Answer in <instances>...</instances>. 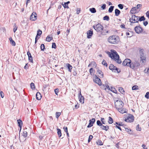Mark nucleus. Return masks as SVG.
<instances>
[{"instance_id": "obj_1", "label": "nucleus", "mask_w": 149, "mask_h": 149, "mask_svg": "<svg viewBox=\"0 0 149 149\" xmlns=\"http://www.w3.org/2000/svg\"><path fill=\"white\" fill-rule=\"evenodd\" d=\"M111 53L109 51H107L106 53L109 57L114 59L118 63H121L122 62L119 59V56L116 52L114 50H111Z\"/></svg>"}, {"instance_id": "obj_2", "label": "nucleus", "mask_w": 149, "mask_h": 149, "mask_svg": "<svg viewBox=\"0 0 149 149\" xmlns=\"http://www.w3.org/2000/svg\"><path fill=\"white\" fill-rule=\"evenodd\" d=\"M108 41L111 44H117L119 42V37L118 36L113 35L109 36L108 38Z\"/></svg>"}, {"instance_id": "obj_3", "label": "nucleus", "mask_w": 149, "mask_h": 149, "mask_svg": "<svg viewBox=\"0 0 149 149\" xmlns=\"http://www.w3.org/2000/svg\"><path fill=\"white\" fill-rule=\"evenodd\" d=\"M124 105V103L121 100H117L115 102V106L117 109L123 108Z\"/></svg>"}, {"instance_id": "obj_4", "label": "nucleus", "mask_w": 149, "mask_h": 149, "mask_svg": "<svg viewBox=\"0 0 149 149\" xmlns=\"http://www.w3.org/2000/svg\"><path fill=\"white\" fill-rule=\"evenodd\" d=\"M93 27L97 32H100L103 30L104 27L100 24L98 23L95 25H93Z\"/></svg>"}, {"instance_id": "obj_5", "label": "nucleus", "mask_w": 149, "mask_h": 149, "mask_svg": "<svg viewBox=\"0 0 149 149\" xmlns=\"http://www.w3.org/2000/svg\"><path fill=\"white\" fill-rule=\"evenodd\" d=\"M139 16H136L134 15H132L130 19V22H131L130 25L131 26H133V24L136 23L137 19H138Z\"/></svg>"}, {"instance_id": "obj_6", "label": "nucleus", "mask_w": 149, "mask_h": 149, "mask_svg": "<svg viewBox=\"0 0 149 149\" xmlns=\"http://www.w3.org/2000/svg\"><path fill=\"white\" fill-rule=\"evenodd\" d=\"M134 120V117L133 115L131 114H129L127 117V118H125V121L127 122H133Z\"/></svg>"}, {"instance_id": "obj_7", "label": "nucleus", "mask_w": 149, "mask_h": 149, "mask_svg": "<svg viewBox=\"0 0 149 149\" xmlns=\"http://www.w3.org/2000/svg\"><path fill=\"white\" fill-rule=\"evenodd\" d=\"M93 81L96 83L99 86L102 85L101 81L100 79L96 75H95L93 79Z\"/></svg>"}, {"instance_id": "obj_8", "label": "nucleus", "mask_w": 149, "mask_h": 149, "mask_svg": "<svg viewBox=\"0 0 149 149\" xmlns=\"http://www.w3.org/2000/svg\"><path fill=\"white\" fill-rule=\"evenodd\" d=\"M109 69L111 70L112 72H117L118 73H119L120 71H118V69L116 66H115L113 64H111L109 66Z\"/></svg>"}, {"instance_id": "obj_9", "label": "nucleus", "mask_w": 149, "mask_h": 149, "mask_svg": "<svg viewBox=\"0 0 149 149\" xmlns=\"http://www.w3.org/2000/svg\"><path fill=\"white\" fill-rule=\"evenodd\" d=\"M134 30L138 34L141 33L143 31V29L140 26V24L138 26H136L134 28Z\"/></svg>"}, {"instance_id": "obj_10", "label": "nucleus", "mask_w": 149, "mask_h": 149, "mask_svg": "<svg viewBox=\"0 0 149 149\" xmlns=\"http://www.w3.org/2000/svg\"><path fill=\"white\" fill-rule=\"evenodd\" d=\"M37 15L35 12H33L31 15L30 19L33 21H35L37 19Z\"/></svg>"}, {"instance_id": "obj_11", "label": "nucleus", "mask_w": 149, "mask_h": 149, "mask_svg": "<svg viewBox=\"0 0 149 149\" xmlns=\"http://www.w3.org/2000/svg\"><path fill=\"white\" fill-rule=\"evenodd\" d=\"M131 60L128 59H126L123 61V65L124 66L127 65L129 66L130 63H131Z\"/></svg>"}, {"instance_id": "obj_12", "label": "nucleus", "mask_w": 149, "mask_h": 149, "mask_svg": "<svg viewBox=\"0 0 149 149\" xmlns=\"http://www.w3.org/2000/svg\"><path fill=\"white\" fill-rule=\"evenodd\" d=\"M95 119L94 118H92L89 120V123L87 126V127L90 128L93 126V124L95 121Z\"/></svg>"}, {"instance_id": "obj_13", "label": "nucleus", "mask_w": 149, "mask_h": 149, "mask_svg": "<svg viewBox=\"0 0 149 149\" xmlns=\"http://www.w3.org/2000/svg\"><path fill=\"white\" fill-rule=\"evenodd\" d=\"M97 74H98V76L100 78H102L103 77V73L102 71L98 69V68H97Z\"/></svg>"}, {"instance_id": "obj_14", "label": "nucleus", "mask_w": 149, "mask_h": 149, "mask_svg": "<svg viewBox=\"0 0 149 149\" xmlns=\"http://www.w3.org/2000/svg\"><path fill=\"white\" fill-rule=\"evenodd\" d=\"M79 98L80 102L84 103V98L82 95L81 91H80L79 93Z\"/></svg>"}, {"instance_id": "obj_15", "label": "nucleus", "mask_w": 149, "mask_h": 149, "mask_svg": "<svg viewBox=\"0 0 149 149\" xmlns=\"http://www.w3.org/2000/svg\"><path fill=\"white\" fill-rule=\"evenodd\" d=\"M93 34V32L92 31L90 30L88 31L87 32V37L88 38H90Z\"/></svg>"}, {"instance_id": "obj_16", "label": "nucleus", "mask_w": 149, "mask_h": 149, "mask_svg": "<svg viewBox=\"0 0 149 149\" xmlns=\"http://www.w3.org/2000/svg\"><path fill=\"white\" fill-rule=\"evenodd\" d=\"M36 97L37 100H40L41 99L42 96L40 93L38 92L36 95Z\"/></svg>"}, {"instance_id": "obj_17", "label": "nucleus", "mask_w": 149, "mask_h": 149, "mask_svg": "<svg viewBox=\"0 0 149 149\" xmlns=\"http://www.w3.org/2000/svg\"><path fill=\"white\" fill-rule=\"evenodd\" d=\"M145 18L144 16H142L140 17H139V18H138V19H137L136 22H139V21H144L145 20Z\"/></svg>"}, {"instance_id": "obj_18", "label": "nucleus", "mask_w": 149, "mask_h": 149, "mask_svg": "<svg viewBox=\"0 0 149 149\" xmlns=\"http://www.w3.org/2000/svg\"><path fill=\"white\" fill-rule=\"evenodd\" d=\"M66 67L68 68V71L70 72H71V70L72 69V67L71 65L69 63H66Z\"/></svg>"}, {"instance_id": "obj_19", "label": "nucleus", "mask_w": 149, "mask_h": 149, "mask_svg": "<svg viewBox=\"0 0 149 149\" xmlns=\"http://www.w3.org/2000/svg\"><path fill=\"white\" fill-rule=\"evenodd\" d=\"M100 128L103 130H105L107 131L109 128V127L108 126H104V125H102V126L100 127Z\"/></svg>"}, {"instance_id": "obj_20", "label": "nucleus", "mask_w": 149, "mask_h": 149, "mask_svg": "<svg viewBox=\"0 0 149 149\" xmlns=\"http://www.w3.org/2000/svg\"><path fill=\"white\" fill-rule=\"evenodd\" d=\"M125 130L129 134H132V130L128 128L125 127Z\"/></svg>"}, {"instance_id": "obj_21", "label": "nucleus", "mask_w": 149, "mask_h": 149, "mask_svg": "<svg viewBox=\"0 0 149 149\" xmlns=\"http://www.w3.org/2000/svg\"><path fill=\"white\" fill-rule=\"evenodd\" d=\"M9 40L10 41L11 45L13 46H15L16 45V43L13 40L11 37L9 38Z\"/></svg>"}, {"instance_id": "obj_22", "label": "nucleus", "mask_w": 149, "mask_h": 149, "mask_svg": "<svg viewBox=\"0 0 149 149\" xmlns=\"http://www.w3.org/2000/svg\"><path fill=\"white\" fill-rule=\"evenodd\" d=\"M115 15L116 16H118L120 13V11L118 9H116L115 10Z\"/></svg>"}, {"instance_id": "obj_23", "label": "nucleus", "mask_w": 149, "mask_h": 149, "mask_svg": "<svg viewBox=\"0 0 149 149\" xmlns=\"http://www.w3.org/2000/svg\"><path fill=\"white\" fill-rule=\"evenodd\" d=\"M117 110L120 113H126V111L125 109H124V108H119V109H117Z\"/></svg>"}, {"instance_id": "obj_24", "label": "nucleus", "mask_w": 149, "mask_h": 149, "mask_svg": "<svg viewBox=\"0 0 149 149\" xmlns=\"http://www.w3.org/2000/svg\"><path fill=\"white\" fill-rule=\"evenodd\" d=\"M129 66H130V67L132 69H134L135 67L134 62H132L131 61V63H130L129 65Z\"/></svg>"}, {"instance_id": "obj_25", "label": "nucleus", "mask_w": 149, "mask_h": 149, "mask_svg": "<svg viewBox=\"0 0 149 149\" xmlns=\"http://www.w3.org/2000/svg\"><path fill=\"white\" fill-rule=\"evenodd\" d=\"M134 63L135 67H138L140 65V63L137 61H135L134 62Z\"/></svg>"}, {"instance_id": "obj_26", "label": "nucleus", "mask_w": 149, "mask_h": 149, "mask_svg": "<svg viewBox=\"0 0 149 149\" xmlns=\"http://www.w3.org/2000/svg\"><path fill=\"white\" fill-rule=\"evenodd\" d=\"M17 121L18 123V126L20 127L21 128L22 126V125L23 124L22 122L20 119H19V120H17Z\"/></svg>"}, {"instance_id": "obj_27", "label": "nucleus", "mask_w": 149, "mask_h": 149, "mask_svg": "<svg viewBox=\"0 0 149 149\" xmlns=\"http://www.w3.org/2000/svg\"><path fill=\"white\" fill-rule=\"evenodd\" d=\"M130 13L132 14H134L136 13V10L135 8H132L131 10Z\"/></svg>"}, {"instance_id": "obj_28", "label": "nucleus", "mask_w": 149, "mask_h": 149, "mask_svg": "<svg viewBox=\"0 0 149 149\" xmlns=\"http://www.w3.org/2000/svg\"><path fill=\"white\" fill-rule=\"evenodd\" d=\"M70 3V2L69 1H68L66 2H65L64 3V4H62V5H63L64 8H68V4Z\"/></svg>"}, {"instance_id": "obj_29", "label": "nucleus", "mask_w": 149, "mask_h": 149, "mask_svg": "<svg viewBox=\"0 0 149 149\" xmlns=\"http://www.w3.org/2000/svg\"><path fill=\"white\" fill-rule=\"evenodd\" d=\"M89 10L91 13H95L96 12L95 9L94 8H90Z\"/></svg>"}, {"instance_id": "obj_30", "label": "nucleus", "mask_w": 149, "mask_h": 149, "mask_svg": "<svg viewBox=\"0 0 149 149\" xmlns=\"http://www.w3.org/2000/svg\"><path fill=\"white\" fill-rule=\"evenodd\" d=\"M57 134L59 137H60L61 136V130L58 128L57 129Z\"/></svg>"}, {"instance_id": "obj_31", "label": "nucleus", "mask_w": 149, "mask_h": 149, "mask_svg": "<svg viewBox=\"0 0 149 149\" xmlns=\"http://www.w3.org/2000/svg\"><path fill=\"white\" fill-rule=\"evenodd\" d=\"M53 38L48 36L46 38V41L48 42H50L52 39Z\"/></svg>"}, {"instance_id": "obj_32", "label": "nucleus", "mask_w": 149, "mask_h": 149, "mask_svg": "<svg viewBox=\"0 0 149 149\" xmlns=\"http://www.w3.org/2000/svg\"><path fill=\"white\" fill-rule=\"evenodd\" d=\"M119 91L121 93L123 94H124L125 92L123 88L122 87H120L119 88Z\"/></svg>"}, {"instance_id": "obj_33", "label": "nucleus", "mask_w": 149, "mask_h": 149, "mask_svg": "<svg viewBox=\"0 0 149 149\" xmlns=\"http://www.w3.org/2000/svg\"><path fill=\"white\" fill-rule=\"evenodd\" d=\"M143 49H141L139 50V53L140 55V56H144L143 53Z\"/></svg>"}, {"instance_id": "obj_34", "label": "nucleus", "mask_w": 149, "mask_h": 149, "mask_svg": "<svg viewBox=\"0 0 149 149\" xmlns=\"http://www.w3.org/2000/svg\"><path fill=\"white\" fill-rule=\"evenodd\" d=\"M114 8V6H110L108 10L109 12L110 13L112 12Z\"/></svg>"}, {"instance_id": "obj_35", "label": "nucleus", "mask_w": 149, "mask_h": 149, "mask_svg": "<svg viewBox=\"0 0 149 149\" xmlns=\"http://www.w3.org/2000/svg\"><path fill=\"white\" fill-rule=\"evenodd\" d=\"M141 60L143 62H144V61H146V58L144 56H140Z\"/></svg>"}, {"instance_id": "obj_36", "label": "nucleus", "mask_w": 149, "mask_h": 149, "mask_svg": "<svg viewBox=\"0 0 149 149\" xmlns=\"http://www.w3.org/2000/svg\"><path fill=\"white\" fill-rule=\"evenodd\" d=\"M101 32V34L102 35H106V33H108V31H107L106 32V31L104 30H103L101 32Z\"/></svg>"}, {"instance_id": "obj_37", "label": "nucleus", "mask_w": 149, "mask_h": 149, "mask_svg": "<svg viewBox=\"0 0 149 149\" xmlns=\"http://www.w3.org/2000/svg\"><path fill=\"white\" fill-rule=\"evenodd\" d=\"M42 34V31L40 29H38L37 31V36H40Z\"/></svg>"}, {"instance_id": "obj_38", "label": "nucleus", "mask_w": 149, "mask_h": 149, "mask_svg": "<svg viewBox=\"0 0 149 149\" xmlns=\"http://www.w3.org/2000/svg\"><path fill=\"white\" fill-rule=\"evenodd\" d=\"M17 26H16V24H15L13 26V31L15 33L16 32L17 29Z\"/></svg>"}, {"instance_id": "obj_39", "label": "nucleus", "mask_w": 149, "mask_h": 149, "mask_svg": "<svg viewBox=\"0 0 149 149\" xmlns=\"http://www.w3.org/2000/svg\"><path fill=\"white\" fill-rule=\"evenodd\" d=\"M103 19L104 20H106L108 21L109 19V17L108 16L106 15L103 17Z\"/></svg>"}, {"instance_id": "obj_40", "label": "nucleus", "mask_w": 149, "mask_h": 149, "mask_svg": "<svg viewBox=\"0 0 149 149\" xmlns=\"http://www.w3.org/2000/svg\"><path fill=\"white\" fill-rule=\"evenodd\" d=\"M139 89L138 86L137 85H134L132 86V89L133 90H137Z\"/></svg>"}, {"instance_id": "obj_41", "label": "nucleus", "mask_w": 149, "mask_h": 149, "mask_svg": "<svg viewBox=\"0 0 149 149\" xmlns=\"http://www.w3.org/2000/svg\"><path fill=\"white\" fill-rule=\"evenodd\" d=\"M108 123L109 124H111L113 123V119L111 117H109Z\"/></svg>"}, {"instance_id": "obj_42", "label": "nucleus", "mask_w": 149, "mask_h": 149, "mask_svg": "<svg viewBox=\"0 0 149 149\" xmlns=\"http://www.w3.org/2000/svg\"><path fill=\"white\" fill-rule=\"evenodd\" d=\"M102 64L107 67V64L105 60L104 59L102 62Z\"/></svg>"}, {"instance_id": "obj_43", "label": "nucleus", "mask_w": 149, "mask_h": 149, "mask_svg": "<svg viewBox=\"0 0 149 149\" xmlns=\"http://www.w3.org/2000/svg\"><path fill=\"white\" fill-rule=\"evenodd\" d=\"M40 49L41 50L44 51L45 49V46L44 44H42L40 46Z\"/></svg>"}, {"instance_id": "obj_44", "label": "nucleus", "mask_w": 149, "mask_h": 149, "mask_svg": "<svg viewBox=\"0 0 149 149\" xmlns=\"http://www.w3.org/2000/svg\"><path fill=\"white\" fill-rule=\"evenodd\" d=\"M30 86L31 89H34L35 88V86L34 84L33 83H31L30 84Z\"/></svg>"}, {"instance_id": "obj_45", "label": "nucleus", "mask_w": 149, "mask_h": 149, "mask_svg": "<svg viewBox=\"0 0 149 149\" xmlns=\"http://www.w3.org/2000/svg\"><path fill=\"white\" fill-rule=\"evenodd\" d=\"M97 124L100 127L102 126V124L100 120H97Z\"/></svg>"}, {"instance_id": "obj_46", "label": "nucleus", "mask_w": 149, "mask_h": 149, "mask_svg": "<svg viewBox=\"0 0 149 149\" xmlns=\"http://www.w3.org/2000/svg\"><path fill=\"white\" fill-rule=\"evenodd\" d=\"M136 130L137 131H140L141 130V128L139 127V124H138L136 126Z\"/></svg>"}, {"instance_id": "obj_47", "label": "nucleus", "mask_w": 149, "mask_h": 149, "mask_svg": "<svg viewBox=\"0 0 149 149\" xmlns=\"http://www.w3.org/2000/svg\"><path fill=\"white\" fill-rule=\"evenodd\" d=\"M118 6L120 9H122L123 8L124 5L122 4H120L118 5Z\"/></svg>"}, {"instance_id": "obj_48", "label": "nucleus", "mask_w": 149, "mask_h": 149, "mask_svg": "<svg viewBox=\"0 0 149 149\" xmlns=\"http://www.w3.org/2000/svg\"><path fill=\"white\" fill-rule=\"evenodd\" d=\"M97 143V144L101 146L103 145L102 142L100 140H98Z\"/></svg>"}, {"instance_id": "obj_49", "label": "nucleus", "mask_w": 149, "mask_h": 149, "mask_svg": "<svg viewBox=\"0 0 149 149\" xmlns=\"http://www.w3.org/2000/svg\"><path fill=\"white\" fill-rule=\"evenodd\" d=\"M61 114V112H56V118H59V116H60Z\"/></svg>"}, {"instance_id": "obj_50", "label": "nucleus", "mask_w": 149, "mask_h": 149, "mask_svg": "<svg viewBox=\"0 0 149 149\" xmlns=\"http://www.w3.org/2000/svg\"><path fill=\"white\" fill-rule=\"evenodd\" d=\"M28 58H29V61L30 62H31L32 63L33 60V58H32L31 55L30 56H28Z\"/></svg>"}, {"instance_id": "obj_51", "label": "nucleus", "mask_w": 149, "mask_h": 149, "mask_svg": "<svg viewBox=\"0 0 149 149\" xmlns=\"http://www.w3.org/2000/svg\"><path fill=\"white\" fill-rule=\"evenodd\" d=\"M91 64L93 65V67H96L97 66V64L95 62L93 61L91 63Z\"/></svg>"}, {"instance_id": "obj_52", "label": "nucleus", "mask_w": 149, "mask_h": 149, "mask_svg": "<svg viewBox=\"0 0 149 149\" xmlns=\"http://www.w3.org/2000/svg\"><path fill=\"white\" fill-rule=\"evenodd\" d=\"M145 97L147 99H149V92H147L146 93L145 95Z\"/></svg>"}, {"instance_id": "obj_53", "label": "nucleus", "mask_w": 149, "mask_h": 149, "mask_svg": "<svg viewBox=\"0 0 149 149\" xmlns=\"http://www.w3.org/2000/svg\"><path fill=\"white\" fill-rule=\"evenodd\" d=\"M23 136L25 137H26L27 136V132L26 131H24L23 132Z\"/></svg>"}, {"instance_id": "obj_54", "label": "nucleus", "mask_w": 149, "mask_h": 149, "mask_svg": "<svg viewBox=\"0 0 149 149\" xmlns=\"http://www.w3.org/2000/svg\"><path fill=\"white\" fill-rule=\"evenodd\" d=\"M52 48L56 49V45L55 43L53 42L52 43Z\"/></svg>"}, {"instance_id": "obj_55", "label": "nucleus", "mask_w": 149, "mask_h": 149, "mask_svg": "<svg viewBox=\"0 0 149 149\" xmlns=\"http://www.w3.org/2000/svg\"><path fill=\"white\" fill-rule=\"evenodd\" d=\"M116 124L117 125H118L120 126H123V123L121 122H116Z\"/></svg>"}, {"instance_id": "obj_56", "label": "nucleus", "mask_w": 149, "mask_h": 149, "mask_svg": "<svg viewBox=\"0 0 149 149\" xmlns=\"http://www.w3.org/2000/svg\"><path fill=\"white\" fill-rule=\"evenodd\" d=\"M59 92V89L58 88H56L54 89V92L56 95H58V93Z\"/></svg>"}, {"instance_id": "obj_57", "label": "nucleus", "mask_w": 149, "mask_h": 149, "mask_svg": "<svg viewBox=\"0 0 149 149\" xmlns=\"http://www.w3.org/2000/svg\"><path fill=\"white\" fill-rule=\"evenodd\" d=\"M93 138V136L91 135H90L89 136L88 141V142H90Z\"/></svg>"}, {"instance_id": "obj_58", "label": "nucleus", "mask_w": 149, "mask_h": 149, "mask_svg": "<svg viewBox=\"0 0 149 149\" xmlns=\"http://www.w3.org/2000/svg\"><path fill=\"white\" fill-rule=\"evenodd\" d=\"M106 4H104L102 5V6H101V8H102V9L104 10L106 8Z\"/></svg>"}, {"instance_id": "obj_59", "label": "nucleus", "mask_w": 149, "mask_h": 149, "mask_svg": "<svg viewBox=\"0 0 149 149\" xmlns=\"http://www.w3.org/2000/svg\"><path fill=\"white\" fill-rule=\"evenodd\" d=\"M0 96L2 98H3L4 97V94L1 91L0 92Z\"/></svg>"}, {"instance_id": "obj_60", "label": "nucleus", "mask_w": 149, "mask_h": 149, "mask_svg": "<svg viewBox=\"0 0 149 149\" xmlns=\"http://www.w3.org/2000/svg\"><path fill=\"white\" fill-rule=\"evenodd\" d=\"M28 63H26L24 67V68L25 69H27L29 68V66L28 65Z\"/></svg>"}, {"instance_id": "obj_61", "label": "nucleus", "mask_w": 149, "mask_h": 149, "mask_svg": "<svg viewBox=\"0 0 149 149\" xmlns=\"http://www.w3.org/2000/svg\"><path fill=\"white\" fill-rule=\"evenodd\" d=\"M93 68H91L90 69L89 72L90 74L91 75V74L93 73Z\"/></svg>"}, {"instance_id": "obj_62", "label": "nucleus", "mask_w": 149, "mask_h": 149, "mask_svg": "<svg viewBox=\"0 0 149 149\" xmlns=\"http://www.w3.org/2000/svg\"><path fill=\"white\" fill-rule=\"evenodd\" d=\"M148 24V22L146 21H144L143 22V25L144 26H146Z\"/></svg>"}, {"instance_id": "obj_63", "label": "nucleus", "mask_w": 149, "mask_h": 149, "mask_svg": "<svg viewBox=\"0 0 149 149\" xmlns=\"http://www.w3.org/2000/svg\"><path fill=\"white\" fill-rule=\"evenodd\" d=\"M137 8L138 9H141L142 7V5L141 4H138L137 5Z\"/></svg>"}, {"instance_id": "obj_64", "label": "nucleus", "mask_w": 149, "mask_h": 149, "mask_svg": "<svg viewBox=\"0 0 149 149\" xmlns=\"http://www.w3.org/2000/svg\"><path fill=\"white\" fill-rule=\"evenodd\" d=\"M147 17L149 19V11H147L146 13Z\"/></svg>"}]
</instances>
